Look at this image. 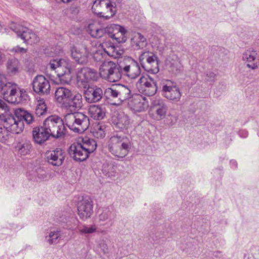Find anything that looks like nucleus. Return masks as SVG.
Wrapping results in <instances>:
<instances>
[{
	"label": "nucleus",
	"mask_w": 259,
	"mask_h": 259,
	"mask_svg": "<svg viewBox=\"0 0 259 259\" xmlns=\"http://www.w3.org/2000/svg\"><path fill=\"white\" fill-rule=\"evenodd\" d=\"M132 146L131 139L126 136L118 135L112 136L108 142V149L115 157L122 158L129 153Z\"/></svg>",
	"instance_id": "1"
},
{
	"label": "nucleus",
	"mask_w": 259,
	"mask_h": 259,
	"mask_svg": "<svg viewBox=\"0 0 259 259\" xmlns=\"http://www.w3.org/2000/svg\"><path fill=\"white\" fill-rule=\"evenodd\" d=\"M97 143L93 139L83 138L81 142L72 144L69 150V154L76 161H84L89 154L97 148Z\"/></svg>",
	"instance_id": "2"
},
{
	"label": "nucleus",
	"mask_w": 259,
	"mask_h": 259,
	"mask_svg": "<svg viewBox=\"0 0 259 259\" xmlns=\"http://www.w3.org/2000/svg\"><path fill=\"white\" fill-rule=\"evenodd\" d=\"M64 125L74 133L81 134L86 131L90 125L89 117L85 114L74 112L66 114L63 118Z\"/></svg>",
	"instance_id": "3"
},
{
	"label": "nucleus",
	"mask_w": 259,
	"mask_h": 259,
	"mask_svg": "<svg viewBox=\"0 0 259 259\" xmlns=\"http://www.w3.org/2000/svg\"><path fill=\"white\" fill-rule=\"evenodd\" d=\"M34 120L33 115L26 110L21 108L16 109L15 110V116H9L5 120L6 125H9L8 127L13 132L19 134L21 132L24 128V121L27 124H30Z\"/></svg>",
	"instance_id": "4"
},
{
	"label": "nucleus",
	"mask_w": 259,
	"mask_h": 259,
	"mask_svg": "<svg viewBox=\"0 0 259 259\" xmlns=\"http://www.w3.org/2000/svg\"><path fill=\"white\" fill-rule=\"evenodd\" d=\"M71 63L68 60H53L48 64L47 68L55 71L57 73L59 81L62 84H68L71 80Z\"/></svg>",
	"instance_id": "5"
},
{
	"label": "nucleus",
	"mask_w": 259,
	"mask_h": 259,
	"mask_svg": "<svg viewBox=\"0 0 259 259\" xmlns=\"http://www.w3.org/2000/svg\"><path fill=\"white\" fill-rule=\"evenodd\" d=\"M1 94L6 101L12 104H18L26 100L27 97L24 89H21L18 85L10 81Z\"/></svg>",
	"instance_id": "6"
},
{
	"label": "nucleus",
	"mask_w": 259,
	"mask_h": 259,
	"mask_svg": "<svg viewBox=\"0 0 259 259\" xmlns=\"http://www.w3.org/2000/svg\"><path fill=\"white\" fill-rule=\"evenodd\" d=\"M50 136L59 138L65 134V127L63 119L57 115H51L44 121L43 125Z\"/></svg>",
	"instance_id": "7"
},
{
	"label": "nucleus",
	"mask_w": 259,
	"mask_h": 259,
	"mask_svg": "<svg viewBox=\"0 0 259 259\" xmlns=\"http://www.w3.org/2000/svg\"><path fill=\"white\" fill-rule=\"evenodd\" d=\"M122 71L119 66L112 62H104L99 69L100 76L110 82H115L119 81L121 78Z\"/></svg>",
	"instance_id": "8"
},
{
	"label": "nucleus",
	"mask_w": 259,
	"mask_h": 259,
	"mask_svg": "<svg viewBox=\"0 0 259 259\" xmlns=\"http://www.w3.org/2000/svg\"><path fill=\"white\" fill-rule=\"evenodd\" d=\"M92 10L94 13L106 20L113 17L116 12L115 7L109 0H96Z\"/></svg>",
	"instance_id": "9"
},
{
	"label": "nucleus",
	"mask_w": 259,
	"mask_h": 259,
	"mask_svg": "<svg viewBox=\"0 0 259 259\" xmlns=\"http://www.w3.org/2000/svg\"><path fill=\"white\" fill-rule=\"evenodd\" d=\"M162 95L171 103H177L181 100L182 93L176 83L166 80L162 83Z\"/></svg>",
	"instance_id": "10"
},
{
	"label": "nucleus",
	"mask_w": 259,
	"mask_h": 259,
	"mask_svg": "<svg viewBox=\"0 0 259 259\" xmlns=\"http://www.w3.org/2000/svg\"><path fill=\"white\" fill-rule=\"evenodd\" d=\"M140 64L146 71L153 74L159 71L157 56L150 52H144L139 56Z\"/></svg>",
	"instance_id": "11"
},
{
	"label": "nucleus",
	"mask_w": 259,
	"mask_h": 259,
	"mask_svg": "<svg viewBox=\"0 0 259 259\" xmlns=\"http://www.w3.org/2000/svg\"><path fill=\"white\" fill-rule=\"evenodd\" d=\"M10 28L17 34L18 37L23 40L24 42L33 45L37 44L39 41V37L31 29L26 27L19 24H12Z\"/></svg>",
	"instance_id": "12"
},
{
	"label": "nucleus",
	"mask_w": 259,
	"mask_h": 259,
	"mask_svg": "<svg viewBox=\"0 0 259 259\" xmlns=\"http://www.w3.org/2000/svg\"><path fill=\"white\" fill-rule=\"evenodd\" d=\"M139 91L147 96L154 95L157 90L156 81L149 76H143L136 83Z\"/></svg>",
	"instance_id": "13"
},
{
	"label": "nucleus",
	"mask_w": 259,
	"mask_h": 259,
	"mask_svg": "<svg viewBox=\"0 0 259 259\" xmlns=\"http://www.w3.org/2000/svg\"><path fill=\"white\" fill-rule=\"evenodd\" d=\"M120 67L122 73L131 79L137 78L141 72L138 63L131 58L124 59L123 64L120 65Z\"/></svg>",
	"instance_id": "14"
},
{
	"label": "nucleus",
	"mask_w": 259,
	"mask_h": 259,
	"mask_svg": "<svg viewBox=\"0 0 259 259\" xmlns=\"http://www.w3.org/2000/svg\"><path fill=\"white\" fill-rule=\"evenodd\" d=\"M32 85L33 91L37 94L47 95L50 93V81L43 75L35 76L33 79Z\"/></svg>",
	"instance_id": "15"
},
{
	"label": "nucleus",
	"mask_w": 259,
	"mask_h": 259,
	"mask_svg": "<svg viewBox=\"0 0 259 259\" xmlns=\"http://www.w3.org/2000/svg\"><path fill=\"white\" fill-rule=\"evenodd\" d=\"M93 213V202L90 199L83 198L78 202L77 213L81 220L86 221L91 217Z\"/></svg>",
	"instance_id": "16"
},
{
	"label": "nucleus",
	"mask_w": 259,
	"mask_h": 259,
	"mask_svg": "<svg viewBox=\"0 0 259 259\" xmlns=\"http://www.w3.org/2000/svg\"><path fill=\"white\" fill-rule=\"evenodd\" d=\"M65 156V152L61 148L48 151L45 154L48 162L56 166H59L63 164Z\"/></svg>",
	"instance_id": "17"
},
{
	"label": "nucleus",
	"mask_w": 259,
	"mask_h": 259,
	"mask_svg": "<svg viewBox=\"0 0 259 259\" xmlns=\"http://www.w3.org/2000/svg\"><path fill=\"white\" fill-rule=\"evenodd\" d=\"M99 75L95 69L84 67L78 71L77 73V80L83 85L90 81H96L98 79Z\"/></svg>",
	"instance_id": "18"
},
{
	"label": "nucleus",
	"mask_w": 259,
	"mask_h": 259,
	"mask_svg": "<svg viewBox=\"0 0 259 259\" xmlns=\"http://www.w3.org/2000/svg\"><path fill=\"white\" fill-rule=\"evenodd\" d=\"M129 107L135 112H141L147 109L149 106V102L147 98L141 95L136 94L128 103Z\"/></svg>",
	"instance_id": "19"
},
{
	"label": "nucleus",
	"mask_w": 259,
	"mask_h": 259,
	"mask_svg": "<svg viewBox=\"0 0 259 259\" xmlns=\"http://www.w3.org/2000/svg\"><path fill=\"white\" fill-rule=\"evenodd\" d=\"M90 47L77 48L73 47L71 50V56L75 61L79 64H83L88 62L90 56Z\"/></svg>",
	"instance_id": "20"
},
{
	"label": "nucleus",
	"mask_w": 259,
	"mask_h": 259,
	"mask_svg": "<svg viewBox=\"0 0 259 259\" xmlns=\"http://www.w3.org/2000/svg\"><path fill=\"white\" fill-rule=\"evenodd\" d=\"M86 101L89 103L100 101L103 97V91L97 86L89 87L84 92Z\"/></svg>",
	"instance_id": "21"
},
{
	"label": "nucleus",
	"mask_w": 259,
	"mask_h": 259,
	"mask_svg": "<svg viewBox=\"0 0 259 259\" xmlns=\"http://www.w3.org/2000/svg\"><path fill=\"white\" fill-rule=\"evenodd\" d=\"M242 60L247 67L252 70H255L258 67L257 53L252 49H248L244 52L242 55Z\"/></svg>",
	"instance_id": "22"
},
{
	"label": "nucleus",
	"mask_w": 259,
	"mask_h": 259,
	"mask_svg": "<svg viewBox=\"0 0 259 259\" xmlns=\"http://www.w3.org/2000/svg\"><path fill=\"white\" fill-rule=\"evenodd\" d=\"M166 64L168 71L172 74L177 75L182 70L183 66L181 61L175 55L169 56L166 60Z\"/></svg>",
	"instance_id": "23"
},
{
	"label": "nucleus",
	"mask_w": 259,
	"mask_h": 259,
	"mask_svg": "<svg viewBox=\"0 0 259 259\" xmlns=\"http://www.w3.org/2000/svg\"><path fill=\"white\" fill-rule=\"evenodd\" d=\"M72 93L69 89L59 87L56 89L55 93V98L56 101L61 104L66 105L68 100L71 97Z\"/></svg>",
	"instance_id": "24"
},
{
	"label": "nucleus",
	"mask_w": 259,
	"mask_h": 259,
	"mask_svg": "<svg viewBox=\"0 0 259 259\" xmlns=\"http://www.w3.org/2000/svg\"><path fill=\"white\" fill-rule=\"evenodd\" d=\"M32 135L34 142L39 144L45 142L51 137L50 135L47 133L43 125L40 127L34 128L32 131Z\"/></svg>",
	"instance_id": "25"
},
{
	"label": "nucleus",
	"mask_w": 259,
	"mask_h": 259,
	"mask_svg": "<svg viewBox=\"0 0 259 259\" xmlns=\"http://www.w3.org/2000/svg\"><path fill=\"white\" fill-rule=\"evenodd\" d=\"M113 123L120 130L126 129L130 124V119L127 115L120 112L113 119Z\"/></svg>",
	"instance_id": "26"
},
{
	"label": "nucleus",
	"mask_w": 259,
	"mask_h": 259,
	"mask_svg": "<svg viewBox=\"0 0 259 259\" xmlns=\"http://www.w3.org/2000/svg\"><path fill=\"white\" fill-rule=\"evenodd\" d=\"M154 108L155 109L156 118L161 120L165 117L167 112L168 107L163 100H157L154 102Z\"/></svg>",
	"instance_id": "27"
},
{
	"label": "nucleus",
	"mask_w": 259,
	"mask_h": 259,
	"mask_svg": "<svg viewBox=\"0 0 259 259\" xmlns=\"http://www.w3.org/2000/svg\"><path fill=\"white\" fill-rule=\"evenodd\" d=\"M115 218L114 213L109 208H105L98 216V222L101 225L110 224L112 225Z\"/></svg>",
	"instance_id": "28"
},
{
	"label": "nucleus",
	"mask_w": 259,
	"mask_h": 259,
	"mask_svg": "<svg viewBox=\"0 0 259 259\" xmlns=\"http://www.w3.org/2000/svg\"><path fill=\"white\" fill-rule=\"evenodd\" d=\"M83 106L82 97L81 94H76L71 95L65 107L71 110H76L80 109Z\"/></svg>",
	"instance_id": "29"
},
{
	"label": "nucleus",
	"mask_w": 259,
	"mask_h": 259,
	"mask_svg": "<svg viewBox=\"0 0 259 259\" xmlns=\"http://www.w3.org/2000/svg\"><path fill=\"white\" fill-rule=\"evenodd\" d=\"M118 92V103H113L114 105H119L122 102L131 98L132 96L131 90L129 87L122 84L117 85Z\"/></svg>",
	"instance_id": "30"
},
{
	"label": "nucleus",
	"mask_w": 259,
	"mask_h": 259,
	"mask_svg": "<svg viewBox=\"0 0 259 259\" xmlns=\"http://www.w3.org/2000/svg\"><path fill=\"white\" fill-rule=\"evenodd\" d=\"M106 46V44H103L102 46L101 44L97 45L92 44L90 47V56H92L94 60L96 62H102L103 61V51L102 48Z\"/></svg>",
	"instance_id": "31"
},
{
	"label": "nucleus",
	"mask_w": 259,
	"mask_h": 259,
	"mask_svg": "<svg viewBox=\"0 0 259 259\" xmlns=\"http://www.w3.org/2000/svg\"><path fill=\"white\" fill-rule=\"evenodd\" d=\"M91 116L96 120H101L105 116V109L103 106L92 105L89 108Z\"/></svg>",
	"instance_id": "32"
},
{
	"label": "nucleus",
	"mask_w": 259,
	"mask_h": 259,
	"mask_svg": "<svg viewBox=\"0 0 259 259\" xmlns=\"http://www.w3.org/2000/svg\"><path fill=\"white\" fill-rule=\"evenodd\" d=\"M131 44L137 49H143L147 46L146 38L140 33H135L131 38Z\"/></svg>",
	"instance_id": "33"
},
{
	"label": "nucleus",
	"mask_w": 259,
	"mask_h": 259,
	"mask_svg": "<svg viewBox=\"0 0 259 259\" xmlns=\"http://www.w3.org/2000/svg\"><path fill=\"white\" fill-rule=\"evenodd\" d=\"M15 148L20 154L26 155L29 153L31 145L29 141L23 140L16 144Z\"/></svg>",
	"instance_id": "34"
},
{
	"label": "nucleus",
	"mask_w": 259,
	"mask_h": 259,
	"mask_svg": "<svg viewBox=\"0 0 259 259\" xmlns=\"http://www.w3.org/2000/svg\"><path fill=\"white\" fill-rule=\"evenodd\" d=\"M103 51L108 56L115 59L121 57L124 53L123 49H120L119 47H115L112 45L104 48Z\"/></svg>",
	"instance_id": "35"
},
{
	"label": "nucleus",
	"mask_w": 259,
	"mask_h": 259,
	"mask_svg": "<svg viewBox=\"0 0 259 259\" xmlns=\"http://www.w3.org/2000/svg\"><path fill=\"white\" fill-rule=\"evenodd\" d=\"M88 31L93 37L100 38L104 36V28H101L96 23L89 25Z\"/></svg>",
	"instance_id": "36"
},
{
	"label": "nucleus",
	"mask_w": 259,
	"mask_h": 259,
	"mask_svg": "<svg viewBox=\"0 0 259 259\" xmlns=\"http://www.w3.org/2000/svg\"><path fill=\"white\" fill-rule=\"evenodd\" d=\"M20 68L19 61L16 58L9 59L7 62V69L9 73L15 74L18 73Z\"/></svg>",
	"instance_id": "37"
},
{
	"label": "nucleus",
	"mask_w": 259,
	"mask_h": 259,
	"mask_svg": "<svg viewBox=\"0 0 259 259\" xmlns=\"http://www.w3.org/2000/svg\"><path fill=\"white\" fill-rule=\"evenodd\" d=\"M105 130L106 126L104 123H98L94 125L92 133L95 137L101 139L105 136Z\"/></svg>",
	"instance_id": "38"
},
{
	"label": "nucleus",
	"mask_w": 259,
	"mask_h": 259,
	"mask_svg": "<svg viewBox=\"0 0 259 259\" xmlns=\"http://www.w3.org/2000/svg\"><path fill=\"white\" fill-rule=\"evenodd\" d=\"M64 237L63 234L60 230L51 231L49 235L46 236V240L50 244L57 243V240Z\"/></svg>",
	"instance_id": "39"
},
{
	"label": "nucleus",
	"mask_w": 259,
	"mask_h": 259,
	"mask_svg": "<svg viewBox=\"0 0 259 259\" xmlns=\"http://www.w3.org/2000/svg\"><path fill=\"white\" fill-rule=\"evenodd\" d=\"M98 228L95 224L84 225L79 229V232L81 234H91L97 232Z\"/></svg>",
	"instance_id": "40"
},
{
	"label": "nucleus",
	"mask_w": 259,
	"mask_h": 259,
	"mask_svg": "<svg viewBox=\"0 0 259 259\" xmlns=\"http://www.w3.org/2000/svg\"><path fill=\"white\" fill-rule=\"evenodd\" d=\"M121 26L116 24H111L104 28V35H107L109 37L112 38L117 31H120Z\"/></svg>",
	"instance_id": "41"
},
{
	"label": "nucleus",
	"mask_w": 259,
	"mask_h": 259,
	"mask_svg": "<svg viewBox=\"0 0 259 259\" xmlns=\"http://www.w3.org/2000/svg\"><path fill=\"white\" fill-rule=\"evenodd\" d=\"M103 173L108 177L113 178L116 176V167L112 164H106L103 165Z\"/></svg>",
	"instance_id": "42"
},
{
	"label": "nucleus",
	"mask_w": 259,
	"mask_h": 259,
	"mask_svg": "<svg viewBox=\"0 0 259 259\" xmlns=\"http://www.w3.org/2000/svg\"><path fill=\"white\" fill-rule=\"evenodd\" d=\"M47 105L44 99L40 98L37 101V104L35 109V113L38 116L44 115L47 111Z\"/></svg>",
	"instance_id": "43"
},
{
	"label": "nucleus",
	"mask_w": 259,
	"mask_h": 259,
	"mask_svg": "<svg viewBox=\"0 0 259 259\" xmlns=\"http://www.w3.org/2000/svg\"><path fill=\"white\" fill-rule=\"evenodd\" d=\"M104 95L106 98L117 99V103H118L117 85L115 88H108L106 89L104 91Z\"/></svg>",
	"instance_id": "44"
},
{
	"label": "nucleus",
	"mask_w": 259,
	"mask_h": 259,
	"mask_svg": "<svg viewBox=\"0 0 259 259\" xmlns=\"http://www.w3.org/2000/svg\"><path fill=\"white\" fill-rule=\"evenodd\" d=\"M126 30L125 28L121 26L120 31H117L112 38L115 39L118 43L124 42L126 40Z\"/></svg>",
	"instance_id": "45"
},
{
	"label": "nucleus",
	"mask_w": 259,
	"mask_h": 259,
	"mask_svg": "<svg viewBox=\"0 0 259 259\" xmlns=\"http://www.w3.org/2000/svg\"><path fill=\"white\" fill-rule=\"evenodd\" d=\"M33 175L34 177L30 178V179L36 181H42L47 178V175L46 171L40 168L37 169L34 171Z\"/></svg>",
	"instance_id": "46"
},
{
	"label": "nucleus",
	"mask_w": 259,
	"mask_h": 259,
	"mask_svg": "<svg viewBox=\"0 0 259 259\" xmlns=\"http://www.w3.org/2000/svg\"><path fill=\"white\" fill-rule=\"evenodd\" d=\"M9 82V81L4 75L0 74V93H2L4 90H5L6 86Z\"/></svg>",
	"instance_id": "47"
},
{
	"label": "nucleus",
	"mask_w": 259,
	"mask_h": 259,
	"mask_svg": "<svg viewBox=\"0 0 259 259\" xmlns=\"http://www.w3.org/2000/svg\"><path fill=\"white\" fill-rule=\"evenodd\" d=\"M8 138V132L6 128L0 127V142L4 143Z\"/></svg>",
	"instance_id": "48"
},
{
	"label": "nucleus",
	"mask_w": 259,
	"mask_h": 259,
	"mask_svg": "<svg viewBox=\"0 0 259 259\" xmlns=\"http://www.w3.org/2000/svg\"><path fill=\"white\" fill-rule=\"evenodd\" d=\"M206 79L209 82H214L216 79L217 74L211 71H207L206 72Z\"/></svg>",
	"instance_id": "49"
},
{
	"label": "nucleus",
	"mask_w": 259,
	"mask_h": 259,
	"mask_svg": "<svg viewBox=\"0 0 259 259\" xmlns=\"http://www.w3.org/2000/svg\"><path fill=\"white\" fill-rule=\"evenodd\" d=\"M9 111V108L6 102L0 99V114L6 113Z\"/></svg>",
	"instance_id": "50"
},
{
	"label": "nucleus",
	"mask_w": 259,
	"mask_h": 259,
	"mask_svg": "<svg viewBox=\"0 0 259 259\" xmlns=\"http://www.w3.org/2000/svg\"><path fill=\"white\" fill-rule=\"evenodd\" d=\"M12 51L16 53L25 54L27 52V50L17 46L14 47L12 49Z\"/></svg>",
	"instance_id": "51"
},
{
	"label": "nucleus",
	"mask_w": 259,
	"mask_h": 259,
	"mask_svg": "<svg viewBox=\"0 0 259 259\" xmlns=\"http://www.w3.org/2000/svg\"><path fill=\"white\" fill-rule=\"evenodd\" d=\"M99 247L104 253H106L108 251L107 245L104 240L100 241Z\"/></svg>",
	"instance_id": "52"
},
{
	"label": "nucleus",
	"mask_w": 259,
	"mask_h": 259,
	"mask_svg": "<svg viewBox=\"0 0 259 259\" xmlns=\"http://www.w3.org/2000/svg\"><path fill=\"white\" fill-rule=\"evenodd\" d=\"M70 12L72 14L77 15L79 12V8L77 7H72L70 9Z\"/></svg>",
	"instance_id": "53"
},
{
	"label": "nucleus",
	"mask_w": 259,
	"mask_h": 259,
	"mask_svg": "<svg viewBox=\"0 0 259 259\" xmlns=\"http://www.w3.org/2000/svg\"><path fill=\"white\" fill-rule=\"evenodd\" d=\"M4 57V55L0 52V64L3 62Z\"/></svg>",
	"instance_id": "54"
},
{
	"label": "nucleus",
	"mask_w": 259,
	"mask_h": 259,
	"mask_svg": "<svg viewBox=\"0 0 259 259\" xmlns=\"http://www.w3.org/2000/svg\"><path fill=\"white\" fill-rule=\"evenodd\" d=\"M73 0H64L63 1V3H69L71 1H72Z\"/></svg>",
	"instance_id": "55"
},
{
	"label": "nucleus",
	"mask_w": 259,
	"mask_h": 259,
	"mask_svg": "<svg viewBox=\"0 0 259 259\" xmlns=\"http://www.w3.org/2000/svg\"><path fill=\"white\" fill-rule=\"evenodd\" d=\"M174 121H172L171 122V123L172 124H174V123L177 121V117H175H175H174Z\"/></svg>",
	"instance_id": "56"
}]
</instances>
